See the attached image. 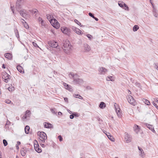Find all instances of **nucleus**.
<instances>
[{"instance_id": "1", "label": "nucleus", "mask_w": 158, "mask_h": 158, "mask_svg": "<svg viewBox=\"0 0 158 158\" xmlns=\"http://www.w3.org/2000/svg\"><path fill=\"white\" fill-rule=\"evenodd\" d=\"M63 49L65 53L68 54L70 52L71 50L72 46L70 42L68 40H65L63 43Z\"/></svg>"}, {"instance_id": "2", "label": "nucleus", "mask_w": 158, "mask_h": 158, "mask_svg": "<svg viewBox=\"0 0 158 158\" xmlns=\"http://www.w3.org/2000/svg\"><path fill=\"white\" fill-rule=\"evenodd\" d=\"M115 111L117 114L119 118H121L122 116V113L120 108H119V106L116 103L114 105Z\"/></svg>"}, {"instance_id": "3", "label": "nucleus", "mask_w": 158, "mask_h": 158, "mask_svg": "<svg viewBox=\"0 0 158 158\" xmlns=\"http://www.w3.org/2000/svg\"><path fill=\"white\" fill-rule=\"evenodd\" d=\"M26 0H17L16 3V8L17 10L19 11V10L21 8V5L23 4Z\"/></svg>"}, {"instance_id": "4", "label": "nucleus", "mask_w": 158, "mask_h": 158, "mask_svg": "<svg viewBox=\"0 0 158 158\" xmlns=\"http://www.w3.org/2000/svg\"><path fill=\"white\" fill-rule=\"evenodd\" d=\"M38 134V135L39 134H40V141L43 143H44L45 140H46L47 138L46 134L43 132H41L40 133L39 132Z\"/></svg>"}, {"instance_id": "5", "label": "nucleus", "mask_w": 158, "mask_h": 158, "mask_svg": "<svg viewBox=\"0 0 158 158\" xmlns=\"http://www.w3.org/2000/svg\"><path fill=\"white\" fill-rule=\"evenodd\" d=\"M31 114V112L29 110H27L25 114L22 117V119L23 120L26 121L29 120Z\"/></svg>"}, {"instance_id": "6", "label": "nucleus", "mask_w": 158, "mask_h": 158, "mask_svg": "<svg viewBox=\"0 0 158 158\" xmlns=\"http://www.w3.org/2000/svg\"><path fill=\"white\" fill-rule=\"evenodd\" d=\"M108 71V70L104 67H101L98 68L99 74L100 75H105Z\"/></svg>"}, {"instance_id": "7", "label": "nucleus", "mask_w": 158, "mask_h": 158, "mask_svg": "<svg viewBox=\"0 0 158 158\" xmlns=\"http://www.w3.org/2000/svg\"><path fill=\"white\" fill-rule=\"evenodd\" d=\"M127 98L129 103L133 105H135V100L132 96L130 95H128Z\"/></svg>"}, {"instance_id": "8", "label": "nucleus", "mask_w": 158, "mask_h": 158, "mask_svg": "<svg viewBox=\"0 0 158 158\" xmlns=\"http://www.w3.org/2000/svg\"><path fill=\"white\" fill-rule=\"evenodd\" d=\"M79 76L77 78H75L73 81V83L74 84L81 85L83 83V81L81 79L78 78Z\"/></svg>"}, {"instance_id": "9", "label": "nucleus", "mask_w": 158, "mask_h": 158, "mask_svg": "<svg viewBox=\"0 0 158 158\" xmlns=\"http://www.w3.org/2000/svg\"><path fill=\"white\" fill-rule=\"evenodd\" d=\"M37 20L39 24L41 25L40 26L44 28L46 27V24L45 22L41 18L39 17L38 19Z\"/></svg>"}, {"instance_id": "10", "label": "nucleus", "mask_w": 158, "mask_h": 158, "mask_svg": "<svg viewBox=\"0 0 158 158\" xmlns=\"http://www.w3.org/2000/svg\"><path fill=\"white\" fill-rule=\"evenodd\" d=\"M10 75L6 73H5L2 77V79L5 82H7L10 80Z\"/></svg>"}, {"instance_id": "11", "label": "nucleus", "mask_w": 158, "mask_h": 158, "mask_svg": "<svg viewBox=\"0 0 158 158\" xmlns=\"http://www.w3.org/2000/svg\"><path fill=\"white\" fill-rule=\"evenodd\" d=\"M48 44L52 48H56L58 45L57 42L54 41H50L48 42Z\"/></svg>"}, {"instance_id": "12", "label": "nucleus", "mask_w": 158, "mask_h": 158, "mask_svg": "<svg viewBox=\"0 0 158 158\" xmlns=\"http://www.w3.org/2000/svg\"><path fill=\"white\" fill-rule=\"evenodd\" d=\"M72 29L73 31L78 35H81L83 34V32L80 29L75 27L73 26Z\"/></svg>"}, {"instance_id": "13", "label": "nucleus", "mask_w": 158, "mask_h": 158, "mask_svg": "<svg viewBox=\"0 0 158 158\" xmlns=\"http://www.w3.org/2000/svg\"><path fill=\"white\" fill-rule=\"evenodd\" d=\"M83 49L82 51L84 52H89L91 49L90 46L87 44H84Z\"/></svg>"}, {"instance_id": "14", "label": "nucleus", "mask_w": 158, "mask_h": 158, "mask_svg": "<svg viewBox=\"0 0 158 158\" xmlns=\"http://www.w3.org/2000/svg\"><path fill=\"white\" fill-rule=\"evenodd\" d=\"M134 131L137 134L140 131V127L136 124H135L133 127Z\"/></svg>"}, {"instance_id": "15", "label": "nucleus", "mask_w": 158, "mask_h": 158, "mask_svg": "<svg viewBox=\"0 0 158 158\" xmlns=\"http://www.w3.org/2000/svg\"><path fill=\"white\" fill-rule=\"evenodd\" d=\"M125 139L126 143H128L131 141V138L129 135L127 133H125Z\"/></svg>"}, {"instance_id": "16", "label": "nucleus", "mask_w": 158, "mask_h": 158, "mask_svg": "<svg viewBox=\"0 0 158 158\" xmlns=\"http://www.w3.org/2000/svg\"><path fill=\"white\" fill-rule=\"evenodd\" d=\"M20 15L23 18H25L27 15V11L24 9L20 10L19 11Z\"/></svg>"}, {"instance_id": "17", "label": "nucleus", "mask_w": 158, "mask_h": 158, "mask_svg": "<svg viewBox=\"0 0 158 158\" xmlns=\"http://www.w3.org/2000/svg\"><path fill=\"white\" fill-rule=\"evenodd\" d=\"M69 76L70 78H73V80L75 78H77L78 77V75L77 74H74L72 72H70L69 73Z\"/></svg>"}, {"instance_id": "18", "label": "nucleus", "mask_w": 158, "mask_h": 158, "mask_svg": "<svg viewBox=\"0 0 158 158\" xmlns=\"http://www.w3.org/2000/svg\"><path fill=\"white\" fill-rule=\"evenodd\" d=\"M34 147L35 150L38 153H40L41 152V149L39 148L38 144H34Z\"/></svg>"}, {"instance_id": "19", "label": "nucleus", "mask_w": 158, "mask_h": 158, "mask_svg": "<svg viewBox=\"0 0 158 158\" xmlns=\"http://www.w3.org/2000/svg\"><path fill=\"white\" fill-rule=\"evenodd\" d=\"M63 85L64 87L66 89H67L70 91H72V89L71 88V86L65 83H64Z\"/></svg>"}, {"instance_id": "20", "label": "nucleus", "mask_w": 158, "mask_h": 158, "mask_svg": "<svg viewBox=\"0 0 158 158\" xmlns=\"http://www.w3.org/2000/svg\"><path fill=\"white\" fill-rule=\"evenodd\" d=\"M146 126H147V127L149 129H150L151 130L152 132H153L154 133H156V131H155L154 127H153L152 125H151L147 124H146Z\"/></svg>"}, {"instance_id": "21", "label": "nucleus", "mask_w": 158, "mask_h": 158, "mask_svg": "<svg viewBox=\"0 0 158 158\" xmlns=\"http://www.w3.org/2000/svg\"><path fill=\"white\" fill-rule=\"evenodd\" d=\"M26 152L27 150L26 148H23L21 150V154L23 156L25 155Z\"/></svg>"}, {"instance_id": "22", "label": "nucleus", "mask_w": 158, "mask_h": 158, "mask_svg": "<svg viewBox=\"0 0 158 158\" xmlns=\"http://www.w3.org/2000/svg\"><path fill=\"white\" fill-rule=\"evenodd\" d=\"M44 127L46 128H51L52 127V124L47 123H45L44 124Z\"/></svg>"}, {"instance_id": "23", "label": "nucleus", "mask_w": 158, "mask_h": 158, "mask_svg": "<svg viewBox=\"0 0 158 158\" xmlns=\"http://www.w3.org/2000/svg\"><path fill=\"white\" fill-rule=\"evenodd\" d=\"M17 69L18 71L21 73H24V70L23 68L19 65H18L17 67Z\"/></svg>"}, {"instance_id": "24", "label": "nucleus", "mask_w": 158, "mask_h": 158, "mask_svg": "<svg viewBox=\"0 0 158 158\" xmlns=\"http://www.w3.org/2000/svg\"><path fill=\"white\" fill-rule=\"evenodd\" d=\"M153 13L154 16L156 17H158V14H157V10L155 8H153Z\"/></svg>"}, {"instance_id": "25", "label": "nucleus", "mask_w": 158, "mask_h": 158, "mask_svg": "<svg viewBox=\"0 0 158 158\" xmlns=\"http://www.w3.org/2000/svg\"><path fill=\"white\" fill-rule=\"evenodd\" d=\"M61 31L64 33L67 34L68 32L67 28L66 27H62L61 29Z\"/></svg>"}, {"instance_id": "26", "label": "nucleus", "mask_w": 158, "mask_h": 158, "mask_svg": "<svg viewBox=\"0 0 158 158\" xmlns=\"http://www.w3.org/2000/svg\"><path fill=\"white\" fill-rule=\"evenodd\" d=\"M5 56L6 58L9 59H10L12 58L11 55L8 53L5 54Z\"/></svg>"}, {"instance_id": "27", "label": "nucleus", "mask_w": 158, "mask_h": 158, "mask_svg": "<svg viewBox=\"0 0 158 158\" xmlns=\"http://www.w3.org/2000/svg\"><path fill=\"white\" fill-rule=\"evenodd\" d=\"M30 127L28 126H26L25 128V132L26 134H28L29 132Z\"/></svg>"}, {"instance_id": "28", "label": "nucleus", "mask_w": 158, "mask_h": 158, "mask_svg": "<svg viewBox=\"0 0 158 158\" xmlns=\"http://www.w3.org/2000/svg\"><path fill=\"white\" fill-rule=\"evenodd\" d=\"M99 107L101 109H103L106 106V104L105 103L103 102H101L99 106Z\"/></svg>"}, {"instance_id": "29", "label": "nucleus", "mask_w": 158, "mask_h": 158, "mask_svg": "<svg viewBox=\"0 0 158 158\" xmlns=\"http://www.w3.org/2000/svg\"><path fill=\"white\" fill-rule=\"evenodd\" d=\"M138 148L140 151V152H139V155L141 156H143L144 152H143V150L142 149L139 147H138Z\"/></svg>"}, {"instance_id": "30", "label": "nucleus", "mask_w": 158, "mask_h": 158, "mask_svg": "<svg viewBox=\"0 0 158 158\" xmlns=\"http://www.w3.org/2000/svg\"><path fill=\"white\" fill-rule=\"evenodd\" d=\"M52 26L53 27L56 29L59 28L60 27V24L58 22H57V23H55V24H53V25H52Z\"/></svg>"}, {"instance_id": "31", "label": "nucleus", "mask_w": 158, "mask_h": 158, "mask_svg": "<svg viewBox=\"0 0 158 158\" xmlns=\"http://www.w3.org/2000/svg\"><path fill=\"white\" fill-rule=\"evenodd\" d=\"M47 19H48L50 21H51L53 19V17L52 16L50 15H47Z\"/></svg>"}, {"instance_id": "32", "label": "nucleus", "mask_w": 158, "mask_h": 158, "mask_svg": "<svg viewBox=\"0 0 158 158\" xmlns=\"http://www.w3.org/2000/svg\"><path fill=\"white\" fill-rule=\"evenodd\" d=\"M125 3L124 2H121L119 1L118 2V5L121 7L122 8H123L124 7V5H125Z\"/></svg>"}, {"instance_id": "33", "label": "nucleus", "mask_w": 158, "mask_h": 158, "mask_svg": "<svg viewBox=\"0 0 158 158\" xmlns=\"http://www.w3.org/2000/svg\"><path fill=\"white\" fill-rule=\"evenodd\" d=\"M139 29V26L137 25H135L133 27V30L134 31H136Z\"/></svg>"}, {"instance_id": "34", "label": "nucleus", "mask_w": 158, "mask_h": 158, "mask_svg": "<svg viewBox=\"0 0 158 158\" xmlns=\"http://www.w3.org/2000/svg\"><path fill=\"white\" fill-rule=\"evenodd\" d=\"M112 76L107 77L106 78V79L107 81H113L114 80L112 79Z\"/></svg>"}, {"instance_id": "35", "label": "nucleus", "mask_w": 158, "mask_h": 158, "mask_svg": "<svg viewBox=\"0 0 158 158\" xmlns=\"http://www.w3.org/2000/svg\"><path fill=\"white\" fill-rule=\"evenodd\" d=\"M143 102H144L145 104L148 105H150V103L148 100L145 99H143Z\"/></svg>"}, {"instance_id": "36", "label": "nucleus", "mask_w": 158, "mask_h": 158, "mask_svg": "<svg viewBox=\"0 0 158 158\" xmlns=\"http://www.w3.org/2000/svg\"><path fill=\"white\" fill-rule=\"evenodd\" d=\"M107 136L108 137V138L109 139H110V140H111L112 141H114V139L113 138V137L111 136V135H108L107 134H106Z\"/></svg>"}, {"instance_id": "37", "label": "nucleus", "mask_w": 158, "mask_h": 158, "mask_svg": "<svg viewBox=\"0 0 158 158\" xmlns=\"http://www.w3.org/2000/svg\"><path fill=\"white\" fill-rule=\"evenodd\" d=\"M57 22H58L57 20L55 19H53L51 21H50V23H52V25H53V24L56 23Z\"/></svg>"}, {"instance_id": "38", "label": "nucleus", "mask_w": 158, "mask_h": 158, "mask_svg": "<svg viewBox=\"0 0 158 158\" xmlns=\"http://www.w3.org/2000/svg\"><path fill=\"white\" fill-rule=\"evenodd\" d=\"M123 9H124L125 10H127V11L129 10V7L126 4H125L124 5V7H123Z\"/></svg>"}, {"instance_id": "39", "label": "nucleus", "mask_w": 158, "mask_h": 158, "mask_svg": "<svg viewBox=\"0 0 158 158\" xmlns=\"http://www.w3.org/2000/svg\"><path fill=\"white\" fill-rule=\"evenodd\" d=\"M51 112L53 114H56L57 113V111H56V109L55 108L51 109Z\"/></svg>"}, {"instance_id": "40", "label": "nucleus", "mask_w": 158, "mask_h": 158, "mask_svg": "<svg viewBox=\"0 0 158 158\" xmlns=\"http://www.w3.org/2000/svg\"><path fill=\"white\" fill-rule=\"evenodd\" d=\"M75 97L76 98H78L80 99H83L82 97L79 94H75Z\"/></svg>"}, {"instance_id": "41", "label": "nucleus", "mask_w": 158, "mask_h": 158, "mask_svg": "<svg viewBox=\"0 0 158 158\" xmlns=\"http://www.w3.org/2000/svg\"><path fill=\"white\" fill-rule=\"evenodd\" d=\"M75 22L78 25H79L80 26L82 27V25H81V23L77 20L75 19L74 20Z\"/></svg>"}, {"instance_id": "42", "label": "nucleus", "mask_w": 158, "mask_h": 158, "mask_svg": "<svg viewBox=\"0 0 158 158\" xmlns=\"http://www.w3.org/2000/svg\"><path fill=\"white\" fill-rule=\"evenodd\" d=\"M8 89L10 91H12L14 90V88L13 87L11 86L8 87Z\"/></svg>"}, {"instance_id": "43", "label": "nucleus", "mask_w": 158, "mask_h": 158, "mask_svg": "<svg viewBox=\"0 0 158 158\" xmlns=\"http://www.w3.org/2000/svg\"><path fill=\"white\" fill-rule=\"evenodd\" d=\"M3 143L5 146H6L7 145V142L6 139H4L3 140Z\"/></svg>"}, {"instance_id": "44", "label": "nucleus", "mask_w": 158, "mask_h": 158, "mask_svg": "<svg viewBox=\"0 0 158 158\" xmlns=\"http://www.w3.org/2000/svg\"><path fill=\"white\" fill-rule=\"evenodd\" d=\"M15 35L17 38H19V34L18 31L16 30L15 31Z\"/></svg>"}, {"instance_id": "45", "label": "nucleus", "mask_w": 158, "mask_h": 158, "mask_svg": "<svg viewBox=\"0 0 158 158\" xmlns=\"http://www.w3.org/2000/svg\"><path fill=\"white\" fill-rule=\"evenodd\" d=\"M23 25L24 26V27L27 29H28L29 27L28 25L26 23H26H24L23 24Z\"/></svg>"}, {"instance_id": "46", "label": "nucleus", "mask_w": 158, "mask_h": 158, "mask_svg": "<svg viewBox=\"0 0 158 158\" xmlns=\"http://www.w3.org/2000/svg\"><path fill=\"white\" fill-rule=\"evenodd\" d=\"M20 20L22 23L23 24H24V23H25L26 22L23 19L20 18Z\"/></svg>"}, {"instance_id": "47", "label": "nucleus", "mask_w": 158, "mask_h": 158, "mask_svg": "<svg viewBox=\"0 0 158 158\" xmlns=\"http://www.w3.org/2000/svg\"><path fill=\"white\" fill-rule=\"evenodd\" d=\"M154 68L157 70H158V64L156 63H155L154 64Z\"/></svg>"}, {"instance_id": "48", "label": "nucleus", "mask_w": 158, "mask_h": 158, "mask_svg": "<svg viewBox=\"0 0 158 158\" xmlns=\"http://www.w3.org/2000/svg\"><path fill=\"white\" fill-rule=\"evenodd\" d=\"M38 12V11L36 9H34L32 10V12L33 14H35Z\"/></svg>"}, {"instance_id": "49", "label": "nucleus", "mask_w": 158, "mask_h": 158, "mask_svg": "<svg viewBox=\"0 0 158 158\" xmlns=\"http://www.w3.org/2000/svg\"><path fill=\"white\" fill-rule=\"evenodd\" d=\"M42 143L43 142H42L41 141H40V145L41 146V147L43 148H44L45 147V145L44 144Z\"/></svg>"}, {"instance_id": "50", "label": "nucleus", "mask_w": 158, "mask_h": 158, "mask_svg": "<svg viewBox=\"0 0 158 158\" xmlns=\"http://www.w3.org/2000/svg\"><path fill=\"white\" fill-rule=\"evenodd\" d=\"M32 44L35 47H39V46L37 45V44H36V43H35V42H32Z\"/></svg>"}, {"instance_id": "51", "label": "nucleus", "mask_w": 158, "mask_h": 158, "mask_svg": "<svg viewBox=\"0 0 158 158\" xmlns=\"http://www.w3.org/2000/svg\"><path fill=\"white\" fill-rule=\"evenodd\" d=\"M58 138L59 139L60 141L61 142L62 141L63 139L62 136L61 135H59L58 136Z\"/></svg>"}, {"instance_id": "52", "label": "nucleus", "mask_w": 158, "mask_h": 158, "mask_svg": "<svg viewBox=\"0 0 158 158\" xmlns=\"http://www.w3.org/2000/svg\"><path fill=\"white\" fill-rule=\"evenodd\" d=\"M5 102L7 104H10L11 102V101L8 99L6 100L5 101Z\"/></svg>"}, {"instance_id": "53", "label": "nucleus", "mask_w": 158, "mask_h": 158, "mask_svg": "<svg viewBox=\"0 0 158 158\" xmlns=\"http://www.w3.org/2000/svg\"><path fill=\"white\" fill-rule=\"evenodd\" d=\"M89 16H91V17H92L93 18H94V15H93V14L91 13H89Z\"/></svg>"}, {"instance_id": "54", "label": "nucleus", "mask_w": 158, "mask_h": 158, "mask_svg": "<svg viewBox=\"0 0 158 158\" xmlns=\"http://www.w3.org/2000/svg\"><path fill=\"white\" fill-rule=\"evenodd\" d=\"M153 105L155 106L156 108L158 110V106H157V104L155 103L154 102H153Z\"/></svg>"}, {"instance_id": "55", "label": "nucleus", "mask_w": 158, "mask_h": 158, "mask_svg": "<svg viewBox=\"0 0 158 158\" xmlns=\"http://www.w3.org/2000/svg\"><path fill=\"white\" fill-rule=\"evenodd\" d=\"M150 2L151 4H152V6L153 8H155V7H154V5L153 3L152 2V0H150Z\"/></svg>"}, {"instance_id": "56", "label": "nucleus", "mask_w": 158, "mask_h": 158, "mask_svg": "<svg viewBox=\"0 0 158 158\" xmlns=\"http://www.w3.org/2000/svg\"><path fill=\"white\" fill-rule=\"evenodd\" d=\"M10 8H11V10L12 11V12H13V14L14 13V7H13V6H11V7H10Z\"/></svg>"}, {"instance_id": "57", "label": "nucleus", "mask_w": 158, "mask_h": 158, "mask_svg": "<svg viewBox=\"0 0 158 158\" xmlns=\"http://www.w3.org/2000/svg\"><path fill=\"white\" fill-rule=\"evenodd\" d=\"M87 37L88 38H89V40H90L91 39V37L92 36L91 35H89V34H88V35H87Z\"/></svg>"}, {"instance_id": "58", "label": "nucleus", "mask_w": 158, "mask_h": 158, "mask_svg": "<svg viewBox=\"0 0 158 158\" xmlns=\"http://www.w3.org/2000/svg\"><path fill=\"white\" fill-rule=\"evenodd\" d=\"M74 116L73 114L70 115V119H73L74 118Z\"/></svg>"}, {"instance_id": "59", "label": "nucleus", "mask_w": 158, "mask_h": 158, "mask_svg": "<svg viewBox=\"0 0 158 158\" xmlns=\"http://www.w3.org/2000/svg\"><path fill=\"white\" fill-rule=\"evenodd\" d=\"M64 99L65 102H66L67 103L68 102V98H64Z\"/></svg>"}, {"instance_id": "60", "label": "nucleus", "mask_w": 158, "mask_h": 158, "mask_svg": "<svg viewBox=\"0 0 158 158\" xmlns=\"http://www.w3.org/2000/svg\"><path fill=\"white\" fill-rule=\"evenodd\" d=\"M74 116H75L76 117H78L79 116V115L77 113H75L73 114Z\"/></svg>"}, {"instance_id": "61", "label": "nucleus", "mask_w": 158, "mask_h": 158, "mask_svg": "<svg viewBox=\"0 0 158 158\" xmlns=\"http://www.w3.org/2000/svg\"><path fill=\"white\" fill-rule=\"evenodd\" d=\"M39 13L38 12H37L36 14H35V17H37L39 15Z\"/></svg>"}, {"instance_id": "62", "label": "nucleus", "mask_w": 158, "mask_h": 158, "mask_svg": "<svg viewBox=\"0 0 158 158\" xmlns=\"http://www.w3.org/2000/svg\"><path fill=\"white\" fill-rule=\"evenodd\" d=\"M154 100H155V101L157 102L158 103V98H155V99H154Z\"/></svg>"}, {"instance_id": "63", "label": "nucleus", "mask_w": 158, "mask_h": 158, "mask_svg": "<svg viewBox=\"0 0 158 158\" xmlns=\"http://www.w3.org/2000/svg\"><path fill=\"white\" fill-rule=\"evenodd\" d=\"M62 114V113L61 112H58V115H61Z\"/></svg>"}, {"instance_id": "64", "label": "nucleus", "mask_w": 158, "mask_h": 158, "mask_svg": "<svg viewBox=\"0 0 158 158\" xmlns=\"http://www.w3.org/2000/svg\"><path fill=\"white\" fill-rule=\"evenodd\" d=\"M20 143H20V142L18 141L17 142V144H16V145H20Z\"/></svg>"}]
</instances>
